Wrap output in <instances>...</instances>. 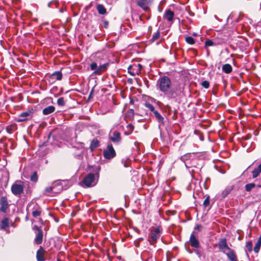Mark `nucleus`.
I'll list each match as a JSON object with an SVG mask.
<instances>
[{
  "label": "nucleus",
  "mask_w": 261,
  "mask_h": 261,
  "mask_svg": "<svg viewBox=\"0 0 261 261\" xmlns=\"http://www.w3.org/2000/svg\"><path fill=\"white\" fill-rule=\"evenodd\" d=\"M160 36V31H158L153 35L151 39V41H154L155 40L158 39Z\"/></svg>",
  "instance_id": "33"
},
{
  "label": "nucleus",
  "mask_w": 261,
  "mask_h": 261,
  "mask_svg": "<svg viewBox=\"0 0 261 261\" xmlns=\"http://www.w3.org/2000/svg\"><path fill=\"white\" fill-rule=\"evenodd\" d=\"M1 206L0 208V211L3 213H6L7 209L9 207L8 202L7 201V199L5 197H2L1 199Z\"/></svg>",
  "instance_id": "14"
},
{
  "label": "nucleus",
  "mask_w": 261,
  "mask_h": 261,
  "mask_svg": "<svg viewBox=\"0 0 261 261\" xmlns=\"http://www.w3.org/2000/svg\"><path fill=\"white\" fill-rule=\"evenodd\" d=\"M153 113L159 122L163 123L164 118L157 111L155 110L154 112H153Z\"/></svg>",
  "instance_id": "29"
},
{
  "label": "nucleus",
  "mask_w": 261,
  "mask_h": 261,
  "mask_svg": "<svg viewBox=\"0 0 261 261\" xmlns=\"http://www.w3.org/2000/svg\"><path fill=\"white\" fill-rule=\"evenodd\" d=\"M103 156L107 159H111L116 156L115 151L112 144H109L107 148L103 150Z\"/></svg>",
  "instance_id": "4"
},
{
  "label": "nucleus",
  "mask_w": 261,
  "mask_h": 261,
  "mask_svg": "<svg viewBox=\"0 0 261 261\" xmlns=\"http://www.w3.org/2000/svg\"><path fill=\"white\" fill-rule=\"evenodd\" d=\"M52 3H53L52 2L49 3H48V6L49 7H50V5H51Z\"/></svg>",
  "instance_id": "46"
},
{
  "label": "nucleus",
  "mask_w": 261,
  "mask_h": 261,
  "mask_svg": "<svg viewBox=\"0 0 261 261\" xmlns=\"http://www.w3.org/2000/svg\"><path fill=\"white\" fill-rule=\"evenodd\" d=\"M9 219L7 218H5L2 221L1 228L3 229H6L9 227Z\"/></svg>",
  "instance_id": "27"
},
{
  "label": "nucleus",
  "mask_w": 261,
  "mask_h": 261,
  "mask_svg": "<svg viewBox=\"0 0 261 261\" xmlns=\"http://www.w3.org/2000/svg\"><path fill=\"white\" fill-rule=\"evenodd\" d=\"M109 66V63H106L97 66L96 62H93L90 65V69L93 70V74L95 75H100L102 72L106 71Z\"/></svg>",
  "instance_id": "3"
},
{
  "label": "nucleus",
  "mask_w": 261,
  "mask_h": 261,
  "mask_svg": "<svg viewBox=\"0 0 261 261\" xmlns=\"http://www.w3.org/2000/svg\"><path fill=\"white\" fill-rule=\"evenodd\" d=\"M96 9L99 14L104 15L107 13V10L101 4H98L96 6Z\"/></svg>",
  "instance_id": "21"
},
{
  "label": "nucleus",
  "mask_w": 261,
  "mask_h": 261,
  "mask_svg": "<svg viewBox=\"0 0 261 261\" xmlns=\"http://www.w3.org/2000/svg\"><path fill=\"white\" fill-rule=\"evenodd\" d=\"M16 128V126L15 124H12L9 126H8L6 128V130L8 133H12V130L15 129Z\"/></svg>",
  "instance_id": "31"
},
{
  "label": "nucleus",
  "mask_w": 261,
  "mask_h": 261,
  "mask_svg": "<svg viewBox=\"0 0 261 261\" xmlns=\"http://www.w3.org/2000/svg\"><path fill=\"white\" fill-rule=\"evenodd\" d=\"M225 254L230 261H238L237 255L232 249H229L228 252H226Z\"/></svg>",
  "instance_id": "17"
},
{
  "label": "nucleus",
  "mask_w": 261,
  "mask_h": 261,
  "mask_svg": "<svg viewBox=\"0 0 261 261\" xmlns=\"http://www.w3.org/2000/svg\"><path fill=\"white\" fill-rule=\"evenodd\" d=\"M194 232L191 234L190 243L192 247L198 248L199 247V242L197 238L194 234Z\"/></svg>",
  "instance_id": "15"
},
{
  "label": "nucleus",
  "mask_w": 261,
  "mask_h": 261,
  "mask_svg": "<svg viewBox=\"0 0 261 261\" xmlns=\"http://www.w3.org/2000/svg\"><path fill=\"white\" fill-rule=\"evenodd\" d=\"M219 43L216 42V41H214L212 40L208 39L205 41L204 45L205 47L212 46H216Z\"/></svg>",
  "instance_id": "28"
},
{
  "label": "nucleus",
  "mask_w": 261,
  "mask_h": 261,
  "mask_svg": "<svg viewBox=\"0 0 261 261\" xmlns=\"http://www.w3.org/2000/svg\"><path fill=\"white\" fill-rule=\"evenodd\" d=\"M58 261H60L59 260H58Z\"/></svg>",
  "instance_id": "51"
},
{
  "label": "nucleus",
  "mask_w": 261,
  "mask_h": 261,
  "mask_svg": "<svg viewBox=\"0 0 261 261\" xmlns=\"http://www.w3.org/2000/svg\"><path fill=\"white\" fill-rule=\"evenodd\" d=\"M236 22H238V21H239L238 19H237L236 20Z\"/></svg>",
  "instance_id": "50"
},
{
  "label": "nucleus",
  "mask_w": 261,
  "mask_h": 261,
  "mask_svg": "<svg viewBox=\"0 0 261 261\" xmlns=\"http://www.w3.org/2000/svg\"><path fill=\"white\" fill-rule=\"evenodd\" d=\"M174 16V12L170 9L166 10L163 15V18L166 19L168 21L172 22Z\"/></svg>",
  "instance_id": "13"
},
{
  "label": "nucleus",
  "mask_w": 261,
  "mask_h": 261,
  "mask_svg": "<svg viewBox=\"0 0 261 261\" xmlns=\"http://www.w3.org/2000/svg\"><path fill=\"white\" fill-rule=\"evenodd\" d=\"M202 228V226L201 225H197L195 229H197L198 231H201Z\"/></svg>",
  "instance_id": "43"
},
{
  "label": "nucleus",
  "mask_w": 261,
  "mask_h": 261,
  "mask_svg": "<svg viewBox=\"0 0 261 261\" xmlns=\"http://www.w3.org/2000/svg\"><path fill=\"white\" fill-rule=\"evenodd\" d=\"M201 85L203 87L207 89L210 86V83L208 81H204L202 82Z\"/></svg>",
  "instance_id": "41"
},
{
  "label": "nucleus",
  "mask_w": 261,
  "mask_h": 261,
  "mask_svg": "<svg viewBox=\"0 0 261 261\" xmlns=\"http://www.w3.org/2000/svg\"><path fill=\"white\" fill-rule=\"evenodd\" d=\"M218 247L220 251L226 253V251H228L230 248L227 244L226 239L225 238L221 239L218 243Z\"/></svg>",
  "instance_id": "11"
},
{
  "label": "nucleus",
  "mask_w": 261,
  "mask_h": 261,
  "mask_svg": "<svg viewBox=\"0 0 261 261\" xmlns=\"http://www.w3.org/2000/svg\"><path fill=\"white\" fill-rule=\"evenodd\" d=\"M255 186L256 185L254 183L248 184L245 187V190L247 192H250Z\"/></svg>",
  "instance_id": "30"
},
{
  "label": "nucleus",
  "mask_w": 261,
  "mask_h": 261,
  "mask_svg": "<svg viewBox=\"0 0 261 261\" xmlns=\"http://www.w3.org/2000/svg\"><path fill=\"white\" fill-rule=\"evenodd\" d=\"M152 1L153 0H136V3L144 11H148Z\"/></svg>",
  "instance_id": "7"
},
{
  "label": "nucleus",
  "mask_w": 261,
  "mask_h": 261,
  "mask_svg": "<svg viewBox=\"0 0 261 261\" xmlns=\"http://www.w3.org/2000/svg\"><path fill=\"white\" fill-rule=\"evenodd\" d=\"M127 129V130L129 132L128 133L126 134V133H125V134L126 135H129L131 132H133V130H134V126L133 125H132L131 124H129L127 125V127H126Z\"/></svg>",
  "instance_id": "38"
},
{
  "label": "nucleus",
  "mask_w": 261,
  "mask_h": 261,
  "mask_svg": "<svg viewBox=\"0 0 261 261\" xmlns=\"http://www.w3.org/2000/svg\"><path fill=\"white\" fill-rule=\"evenodd\" d=\"M65 181L57 180L53 183V186L55 187L54 190V193H59L63 190V184Z\"/></svg>",
  "instance_id": "12"
},
{
  "label": "nucleus",
  "mask_w": 261,
  "mask_h": 261,
  "mask_svg": "<svg viewBox=\"0 0 261 261\" xmlns=\"http://www.w3.org/2000/svg\"><path fill=\"white\" fill-rule=\"evenodd\" d=\"M142 66L140 64H133L128 68V72L133 75H139L141 73Z\"/></svg>",
  "instance_id": "8"
},
{
  "label": "nucleus",
  "mask_w": 261,
  "mask_h": 261,
  "mask_svg": "<svg viewBox=\"0 0 261 261\" xmlns=\"http://www.w3.org/2000/svg\"><path fill=\"white\" fill-rule=\"evenodd\" d=\"M261 173V163L255 168L252 172L253 178L257 177Z\"/></svg>",
  "instance_id": "23"
},
{
  "label": "nucleus",
  "mask_w": 261,
  "mask_h": 261,
  "mask_svg": "<svg viewBox=\"0 0 261 261\" xmlns=\"http://www.w3.org/2000/svg\"><path fill=\"white\" fill-rule=\"evenodd\" d=\"M210 204V197L207 196L203 201V205L205 207H207Z\"/></svg>",
  "instance_id": "39"
},
{
  "label": "nucleus",
  "mask_w": 261,
  "mask_h": 261,
  "mask_svg": "<svg viewBox=\"0 0 261 261\" xmlns=\"http://www.w3.org/2000/svg\"><path fill=\"white\" fill-rule=\"evenodd\" d=\"M156 87L168 98H175L177 95L175 90L171 89L172 82L171 80L167 76L161 77L158 80Z\"/></svg>",
  "instance_id": "1"
},
{
  "label": "nucleus",
  "mask_w": 261,
  "mask_h": 261,
  "mask_svg": "<svg viewBox=\"0 0 261 261\" xmlns=\"http://www.w3.org/2000/svg\"><path fill=\"white\" fill-rule=\"evenodd\" d=\"M55 187H54L53 186V184H52V185L50 187H46L45 189V191L47 193H50V192H53L54 193V189L55 188Z\"/></svg>",
  "instance_id": "36"
},
{
  "label": "nucleus",
  "mask_w": 261,
  "mask_h": 261,
  "mask_svg": "<svg viewBox=\"0 0 261 261\" xmlns=\"http://www.w3.org/2000/svg\"><path fill=\"white\" fill-rule=\"evenodd\" d=\"M234 188L233 185H229L227 186L221 193V196L224 198L226 197L230 192L233 190Z\"/></svg>",
  "instance_id": "19"
},
{
  "label": "nucleus",
  "mask_w": 261,
  "mask_h": 261,
  "mask_svg": "<svg viewBox=\"0 0 261 261\" xmlns=\"http://www.w3.org/2000/svg\"><path fill=\"white\" fill-rule=\"evenodd\" d=\"M136 246L138 247H139V244H136Z\"/></svg>",
  "instance_id": "48"
},
{
  "label": "nucleus",
  "mask_w": 261,
  "mask_h": 261,
  "mask_svg": "<svg viewBox=\"0 0 261 261\" xmlns=\"http://www.w3.org/2000/svg\"><path fill=\"white\" fill-rule=\"evenodd\" d=\"M11 191L15 195L21 194L23 191V187L21 184L14 183L11 187Z\"/></svg>",
  "instance_id": "10"
},
{
  "label": "nucleus",
  "mask_w": 261,
  "mask_h": 261,
  "mask_svg": "<svg viewBox=\"0 0 261 261\" xmlns=\"http://www.w3.org/2000/svg\"><path fill=\"white\" fill-rule=\"evenodd\" d=\"M109 25V22L107 20L103 21V27L106 29L108 28Z\"/></svg>",
  "instance_id": "42"
},
{
  "label": "nucleus",
  "mask_w": 261,
  "mask_h": 261,
  "mask_svg": "<svg viewBox=\"0 0 261 261\" xmlns=\"http://www.w3.org/2000/svg\"><path fill=\"white\" fill-rule=\"evenodd\" d=\"M99 145V142L97 139H94L91 142L90 148L91 150H93L97 148Z\"/></svg>",
  "instance_id": "26"
},
{
  "label": "nucleus",
  "mask_w": 261,
  "mask_h": 261,
  "mask_svg": "<svg viewBox=\"0 0 261 261\" xmlns=\"http://www.w3.org/2000/svg\"><path fill=\"white\" fill-rule=\"evenodd\" d=\"M222 70L226 73H229L232 71V68L230 64H225L222 66Z\"/></svg>",
  "instance_id": "24"
},
{
  "label": "nucleus",
  "mask_w": 261,
  "mask_h": 261,
  "mask_svg": "<svg viewBox=\"0 0 261 261\" xmlns=\"http://www.w3.org/2000/svg\"><path fill=\"white\" fill-rule=\"evenodd\" d=\"M34 113V111L32 109L26 112L21 113L19 115V118H17L16 121L19 122L27 121L28 117L31 116Z\"/></svg>",
  "instance_id": "9"
},
{
  "label": "nucleus",
  "mask_w": 261,
  "mask_h": 261,
  "mask_svg": "<svg viewBox=\"0 0 261 261\" xmlns=\"http://www.w3.org/2000/svg\"><path fill=\"white\" fill-rule=\"evenodd\" d=\"M55 111V107L53 106H49L45 108L43 110L42 113L44 115H47L53 113Z\"/></svg>",
  "instance_id": "20"
},
{
  "label": "nucleus",
  "mask_w": 261,
  "mask_h": 261,
  "mask_svg": "<svg viewBox=\"0 0 261 261\" xmlns=\"http://www.w3.org/2000/svg\"><path fill=\"white\" fill-rule=\"evenodd\" d=\"M34 230H35V238L34 240L35 243L36 244L39 245L42 243L43 240V231L42 229L37 225H35L33 227Z\"/></svg>",
  "instance_id": "6"
},
{
  "label": "nucleus",
  "mask_w": 261,
  "mask_h": 261,
  "mask_svg": "<svg viewBox=\"0 0 261 261\" xmlns=\"http://www.w3.org/2000/svg\"><path fill=\"white\" fill-rule=\"evenodd\" d=\"M144 106L146 108L148 109L150 111H151L152 112L155 111V109H154V107H153V106L149 103L145 102L144 103Z\"/></svg>",
  "instance_id": "32"
},
{
  "label": "nucleus",
  "mask_w": 261,
  "mask_h": 261,
  "mask_svg": "<svg viewBox=\"0 0 261 261\" xmlns=\"http://www.w3.org/2000/svg\"><path fill=\"white\" fill-rule=\"evenodd\" d=\"M207 55L208 56L210 55V52L208 50L207 51Z\"/></svg>",
  "instance_id": "47"
},
{
  "label": "nucleus",
  "mask_w": 261,
  "mask_h": 261,
  "mask_svg": "<svg viewBox=\"0 0 261 261\" xmlns=\"http://www.w3.org/2000/svg\"><path fill=\"white\" fill-rule=\"evenodd\" d=\"M57 103L60 106H63L65 105V101L64 98H59L57 100Z\"/></svg>",
  "instance_id": "37"
},
{
  "label": "nucleus",
  "mask_w": 261,
  "mask_h": 261,
  "mask_svg": "<svg viewBox=\"0 0 261 261\" xmlns=\"http://www.w3.org/2000/svg\"><path fill=\"white\" fill-rule=\"evenodd\" d=\"M183 159H184V157H183V156H181V160H183Z\"/></svg>",
  "instance_id": "49"
},
{
  "label": "nucleus",
  "mask_w": 261,
  "mask_h": 261,
  "mask_svg": "<svg viewBox=\"0 0 261 261\" xmlns=\"http://www.w3.org/2000/svg\"><path fill=\"white\" fill-rule=\"evenodd\" d=\"M59 11H60L61 13H62V12H63L64 10H63V9H60V10H59Z\"/></svg>",
  "instance_id": "45"
},
{
  "label": "nucleus",
  "mask_w": 261,
  "mask_h": 261,
  "mask_svg": "<svg viewBox=\"0 0 261 261\" xmlns=\"http://www.w3.org/2000/svg\"><path fill=\"white\" fill-rule=\"evenodd\" d=\"M50 78L60 81L62 79V74L60 71H56L51 74Z\"/></svg>",
  "instance_id": "22"
},
{
  "label": "nucleus",
  "mask_w": 261,
  "mask_h": 261,
  "mask_svg": "<svg viewBox=\"0 0 261 261\" xmlns=\"http://www.w3.org/2000/svg\"><path fill=\"white\" fill-rule=\"evenodd\" d=\"M162 229L161 227L158 226L152 230L150 233V237L152 240V242L150 244L153 245L160 238L162 233Z\"/></svg>",
  "instance_id": "5"
},
{
  "label": "nucleus",
  "mask_w": 261,
  "mask_h": 261,
  "mask_svg": "<svg viewBox=\"0 0 261 261\" xmlns=\"http://www.w3.org/2000/svg\"><path fill=\"white\" fill-rule=\"evenodd\" d=\"M98 175L97 176L93 173L87 174L82 181L83 186L86 187H90L95 186L98 180Z\"/></svg>",
  "instance_id": "2"
},
{
  "label": "nucleus",
  "mask_w": 261,
  "mask_h": 261,
  "mask_svg": "<svg viewBox=\"0 0 261 261\" xmlns=\"http://www.w3.org/2000/svg\"><path fill=\"white\" fill-rule=\"evenodd\" d=\"M45 251L42 247L37 251L36 258L37 261H44V254Z\"/></svg>",
  "instance_id": "18"
},
{
  "label": "nucleus",
  "mask_w": 261,
  "mask_h": 261,
  "mask_svg": "<svg viewBox=\"0 0 261 261\" xmlns=\"http://www.w3.org/2000/svg\"><path fill=\"white\" fill-rule=\"evenodd\" d=\"M110 139L114 143H119L121 141L120 134L117 131H114Z\"/></svg>",
  "instance_id": "16"
},
{
  "label": "nucleus",
  "mask_w": 261,
  "mask_h": 261,
  "mask_svg": "<svg viewBox=\"0 0 261 261\" xmlns=\"http://www.w3.org/2000/svg\"><path fill=\"white\" fill-rule=\"evenodd\" d=\"M186 42L190 44H193L195 43V40L193 37L189 36L186 38Z\"/></svg>",
  "instance_id": "35"
},
{
  "label": "nucleus",
  "mask_w": 261,
  "mask_h": 261,
  "mask_svg": "<svg viewBox=\"0 0 261 261\" xmlns=\"http://www.w3.org/2000/svg\"><path fill=\"white\" fill-rule=\"evenodd\" d=\"M246 248L249 251L251 252L252 250V244L251 241H248L246 244Z\"/></svg>",
  "instance_id": "34"
},
{
  "label": "nucleus",
  "mask_w": 261,
  "mask_h": 261,
  "mask_svg": "<svg viewBox=\"0 0 261 261\" xmlns=\"http://www.w3.org/2000/svg\"><path fill=\"white\" fill-rule=\"evenodd\" d=\"M41 214V208L38 206H36V207H34L32 211V215L34 217H37L39 216Z\"/></svg>",
  "instance_id": "25"
},
{
  "label": "nucleus",
  "mask_w": 261,
  "mask_h": 261,
  "mask_svg": "<svg viewBox=\"0 0 261 261\" xmlns=\"http://www.w3.org/2000/svg\"><path fill=\"white\" fill-rule=\"evenodd\" d=\"M232 17V14H230V15H229V17H228V19H229L231 18Z\"/></svg>",
  "instance_id": "44"
},
{
  "label": "nucleus",
  "mask_w": 261,
  "mask_h": 261,
  "mask_svg": "<svg viewBox=\"0 0 261 261\" xmlns=\"http://www.w3.org/2000/svg\"><path fill=\"white\" fill-rule=\"evenodd\" d=\"M38 177L36 172H34L31 177V180L32 181L36 182L37 181Z\"/></svg>",
  "instance_id": "40"
}]
</instances>
